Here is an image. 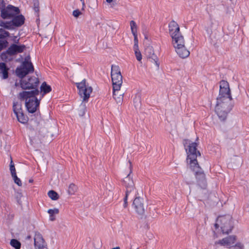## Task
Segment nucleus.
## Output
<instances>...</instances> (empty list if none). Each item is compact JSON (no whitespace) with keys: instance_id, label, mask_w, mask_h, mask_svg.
Returning a JSON list of instances; mask_svg holds the SVG:
<instances>
[{"instance_id":"1","label":"nucleus","mask_w":249,"mask_h":249,"mask_svg":"<svg viewBox=\"0 0 249 249\" xmlns=\"http://www.w3.org/2000/svg\"><path fill=\"white\" fill-rule=\"evenodd\" d=\"M196 143L192 142L186 148L187 154V162L190 168L194 172L198 185L202 188H205L206 186L205 175L196 160L197 156H200L199 151L196 150Z\"/></svg>"},{"instance_id":"2","label":"nucleus","mask_w":249,"mask_h":249,"mask_svg":"<svg viewBox=\"0 0 249 249\" xmlns=\"http://www.w3.org/2000/svg\"><path fill=\"white\" fill-rule=\"evenodd\" d=\"M38 89L31 91H23L19 93V98L25 101V106L28 112L35 113L39 107L40 99H38L36 96L39 95Z\"/></svg>"},{"instance_id":"3","label":"nucleus","mask_w":249,"mask_h":249,"mask_svg":"<svg viewBox=\"0 0 249 249\" xmlns=\"http://www.w3.org/2000/svg\"><path fill=\"white\" fill-rule=\"evenodd\" d=\"M232 98L231 95L229 85L227 81L222 80L220 82V89L218 97L217 98V106L216 110L219 114H221L222 105H224L223 101L231 102Z\"/></svg>"},{"instance_id":"4","label":"nucleus","mask_w":249,"mask_h":249,"mask_svg":"<svg viewBox=\"0 0 249 249\" xmlns=\"http://www.w3.org/2000/svg\"><path fill=\"white\" fill-rule=\"evenodd\" d=\"M169 30L174 48L185 45L184 37L180 33L179 27L176 22L172 21L169 23Z\"/></svg>"},{"instance_id":"5","label":"nucleus","mask_w":249,"mask_h":249,"mask_svg":"<svg viewBox=\"0 0 249 249\" xmlns=\"http://www.w3.org/2000/svg\"><path fill=\"white\" fill-rule=\"evenodd\" d=\"M214 227L216 230L220 227L222 233L229 234L233 228L231 216L230 215L218 216L214 224Z\"/></svg>"},{"instance_id":"6","label":"nucleus","mask_w":249,"mask_h":249,"mask_svg":"<svg viewBox=\"0 0 249 249\" xmlns=\"http://www.w3.org/2000/svg\"><path fill=\"white\" fill-rule=\"evenodd\" d=\"M25 48L26 47L24 45H18L16 43H13L11 44L6 51L3 52L1 53L0 57L4 61L11 60V58H9V56H13L18 53H23Z\"/></svg>"},{"instance_id":"7","label":"nucleus","mask_w":249,"mask_h":249,"mask_svg":"<svg viewBox=\"0 0 249 249\" xmlns=\"http://www.w3.org/2000/svg\"><path fill=\"white\" fill-rule=\"evenodd\" d=\"M39 84L38 78L35 76L25 77L20 80V87L23 89H38Z\"/></svg>"},{"instance_id":"8","label":"nucleus","mask_w":249,"mask_h":249,"mask_svg":"<svg viewBox=\"0 0 249 249\" xmlns=\"http://www.w3.org/2000/svg\"><path fill=\"white\" fill-rule=\"evenodd\" d=\"M34 71V68L32 63L25 59L20 66L16 68L15 72L18 77L22 79Z\"/></svg>"},{"instance_id":"9","label":"nucleus","mask_w":249,"mask_h":249,"mask_svg":"<svg viewBox=\"0 0 249 249\" xmlns=\"http://www.w3.org/2000/svg\"><path fill=\"white\" fill-rule=\"evenodd\" d=\"M76 85L78 90V93L83 99V101H88L92 91V87L86 84L85 79H83L80 82L76 83Z\"/></svg>"},{"instance_id":"10","label":"nucleus","mask_w":249,"mask_h":249,"mask_svg":"<svg viewBox=\"0 0 249 249\" xmlns=\"http://www.w3.org/2000/svg\"><path fill=\"white\" fill-rule=\"evenodd\" d=\"M111 79L113 85V95L114 98L116 100L118 98L119 100L118 102H120L121 100L123 98V93L120 94L121 97H116V92H118L121 89L123 83V77L121 74H117L114 75H111Z\"/></svg>"},{"instance_id":"11","label":"nucleus","mask_w":249,"mask_h":249,"mask_svg":"<svg viewBox=\"0 0 249 249\" xmlns=\"http://www.w3.org/2000/svg\"><path fill=\"white\" fill-rule=\"evenodd\" d=\"M19 13L20 10L18 7L9 4L1 9L0 16L3 19H10Z\"/></svg>"},{"instance_id":"12","label":"nucleus","mask_w":249,"mask_h":249,"mask_svg":"<svg viewBox=\"0 0 249 249\" xmlns=\"http://www.w3.org/2000/svg\"><path fill=\"white\" fill-rule=\"evenodd\" d=\"M231 102H225V101H223V104L224 105H222V107H221V114H219L217 112L216 108L217 106V103H216V105L215 106V111L217 115L218 116L219 119L221 121H224L228 116V114L230 112V111L231 110L233 105L231 104Z\"/></svg>"},{"instance_id":"13","label":"nucleus","mask_w":249,"mask_h":249,"mask_svg":"<svg viewBox=\"0 0 249 249\" xmlns=\"http://www.w3.org/2000/svg\"><path fill=\"white\" fill-rule=\"evenodd\" d=\"M133 206L138 214L142 215L144 214L145 209L142 198L140 197H136L133 201Z\"/></svg>"},{"instance_id":"14","label":"nucleus","mask_w":249,"mask_h":249,"mask_svg":"<svg viewBox=\"0 0 249 249\" xmlns=\"http://www.w3.org/2000/svg\"><path fill=\"white\" fill-rule=\"evenodd\" d=\"M34 245L35 249L43 248V247L47 246L42 234L38 231L35 232Z\"/></svg>"},{"instance_id":"15","label":"nucleus","mask_w":249,"mask_h":249,"mask_svg":"<svg viewBox=\"0 0 249 249\" xmlns=\"http://www.w3.org/2000/svg\"><path fill=\"white\" fill-rule=\"evenodd\" d=\"M124 184L126 188L127 193H130L134 189V182L131 177L130 173L124 179Z\"/></svg>"},{"instance_id":"16","label":"nucleus","mask_w":249,"mask_h":249,"mask_svg":"<svg viewBox=\"0 0 249 249\" xmlns=\"http://www.w3.org/2000/svg\"><path fill=\"white\" fill-rule=\"evenodd\" d=\"M175 50L178 56L183 59L188 57L190 53L189 51L186 48L185 45L182 46L176 47L175 48Z\"/></svg>"},{"instance_id":"17","label":"nucleus","mask_w":249,"mask_h":249,"mask_svg":"<svg viewBox=\"0 0 249 249\" xmlns=\"http://www.w3.org/2000/svg\"><path fill=\"white\" fill-rule=\"evenodd\" d=\"M11 20L13 27H20L22 26L25 21V18L22 15H16L14 16L12 18Z\"/></svg>"},{"instance_id":"18","label":"nucleus","mask_w":249,"mask_h":249,"mask_svg":"<svg viewBox=\"0 0 249 249\" xmlns=\"http://www.w3.org/2000/svg\"><path fill=\"white\" fill-rule=\"evenodd\" d=\"M235 236L232 235L228 236L219 241V243L223 246H231L234 244Z\"/></svg>"},{"instance_id":"19","label":"nucleus","mask_w":249,"mask_h":249,"mask_svg":"<svg viewBox=\"0 0 249 249\" xmlns=\"http://www.w3.org/2000/svg\"><path fill=\"white\" fill-rule=\"evenodd\" d=\"M8 70L4 63H0V77L2 79H6L8 77Z\"/></svg>"},{"instance_id":"20","label":"nucleus","mask_w":249,"mask_h":249,"mask_svg":"<svg viewBox=\"0 0 249 249\" xmlns=\"http://www.w3.org/2000/svg\"><path fill=\"white\" fill-rule=\"evenodd\" d=\"M40 91L43 92V96L44 94L49 93L51 90L52 88L50 86L47 84L46 82H44L42 83L40 86Z\"/></svg>"},{"instance_id":"21","label":"nucleus","mask_w":249,"mask_h":249,"mask_svg":"<svg viewBox=\"0 0 249 249\" xmlns=\"http://www.w3.org/2000/svg\"><path fill=\"white\" fill-rule=\"evenodd\" d=\"M13 109L15 115L23 112L21 104L18 102H14L13 103Z\"/></svg>"},{"instance_id":"22","label":"nucleus","mask_w":249,"mask_h":249,"mask_svg":"<svg viewBox=\"0 0 249 249\" xmlns=\"http://www.w3.org/2000/svg\"><path fill=\"white\" fill-rule=\"evenodd\" d=\"M87 111V107H86V103H84V101H83L81 104L80 105L78 108V114L80 116H83L86 112Z\"/></svg>"},{"instance_id":"23","label":"nucleus","mask_w":249,"mask_h":249,"mask_svg":"<svg viewBox=\"0 0 249 249\" xmlns=\"http://www.w3.org/2000/svg\"><path fill=\"white\" fill-rule=\"evenodd\" d=\"M15 115L16 116L18 121L20 123L24 124L28 122V118L27 116L24 115L23 112H20Z\"/></svg>"},{"instance_id":"24","label":"nucleus","mask_w":249,"mask_h":249,"mask_svg":"<svg viewBox=\"0 0 249 249\" xmlns=\"http://www.w3.org/2000/svg\"><path fill=\"white\" fill-rule=\"evenodd\" d=\"M0 26L8 30H12L14 29L11 20L9 21H0Z\"/></svg>"},{"instance_id":"25","label":"nucleus","mask_w":249,"mask_h":249,"mask_svg":"<svg viewBox=\"0 0 249 249\" xmlns=\"http://www.w3.org/2000/svg\"><path fill=\"white\" fill-rule=\"evenodd\" d=\"M130 26L131 31L134 37H137V26L136 22L134 20L130 21Z\"/></svg>"},{"instance_id":"26","label":"nucleus","mask_w":249,"mask_h":249,"mask_svg":"<svg viewBox=\"0 0 249 249\" xmlns=\"http://www.w3.org/2000/svg\"><path fill=\"white\" fill-rule=\"evenodd\" d=\"M48 213L50 215V220L53 221H54L55 219L54 214H57L59 213V210L57 208H54L53 209H49L48 210Z\"/></svg>"},{"instance_id":"27","label":"nucleus","mask_w":249,"mask_h":249,"mask_svg":"<svg viewBox=\"0 0 249 249\" xmlns=\"http://www.w3.org/2000/svg\"><path fill=\"white\" fill-rule=\"evenodd\" d=\"M10 245L15 249H20L21 248V243L17 239H12L10 241Z\"/></svg>"},{"instance_id":"28","label":"nucleus","mask_w":249,"mask_h":249,"mask_svg":"<svg viewBox=\"0 0 249 249\" xmlns=\"http://www.w3.org/2000/svg\"><path fill=\"white\" fill-rule=\"evenodd\" d=\"M48 195L53 200H56L59 198L58 194L53 190L49 191L48 193Z\"/></svg>"},{"instance_id":"29","label":"nucleus","mask_w":249,"mask_h":249,"mask_svg":"<svg viewBox=\"0 0 249 249\" xmlns=\"http://www.w3.org/2000/svg\"><path fill=\"white\" fill-rule=\"evenodd\" d=\"M149 58L151 60V62L155 64L157 69H159L160 63L159 62V58L157 56L153 53L150 56H149Z\"/></svg>"},{"instance_id":"30","label":"nucleus","mask_w":249,"mask_h":249,"mask_svg":"<svg viewBox=\"0 0 249 249\" xmlns=\"http://www.w3.org/2000/svg\"><path fill=\"white\" fill-rule=\"evenodd\" d=\"M77 189V188L76 186L73 183H71L69 186L68 193L69 195H74V193L76 192Z\"/></svg>"},{"instance_id":"31","label":"nucleus","mask_w":249,"mask_h":249,"mask_svg":"<svg viewBox=\"0 0 249 249\" xmlns=\"http://www.w3.org/2000/svg\"><path fill=\"white\" fill-rule=\"evenodd\" d=\"M121 71L120 70V68L117 65H112L111 67V75L121 74Z\"/></svg>"},{"instance_id":"32","label":"nucleus","mask_w":249,"mask_h":249,"mask_svg":"<svg viewBox=\"0 0 249 249\" xmlns=\"http://www.w3.org/2000/svg\"><path fill=\"white\" fill-rule=\"evenodd\" d=\"M8 42L6 40H0V52L8 46Z\"/></svg>"},{"instance_id":"33","label":"nucleus","mask_w":249,"mask_h":249,"mask_svg":"<svg viewBox=\"0 0 249 249\" xmlns=\"http://www.w3.org/2000/svg\"><path fill=\"white\" fill-rule=\"evenodd\" d=\"M10 170L12 176L16 174V169L14 166V164L12 160H11L10 164Z\"/></svg>"},{"instance_id":"34","label":"nucleus","mask_w":249,"mask_h":249,"mask_svg":"<svg viewBox=\"0 0 249 249\" xmlns=\"http://www.w3.org/2000/svg\"><path fill=\"white\" fill-rule=\"evenodd\" d=\"M12 177L13 178L15 183H16L19 186H21V181L20 179L17 177V174L12 175Z\"/></svg>"},{"instance_id":"35","label":"nucleus","mask_w":249,"mask_h":249,"mask_svg":"<svg viewBox=\"0 0 249 249\" xmlns=\"http://www.w3.org/2000/svg\"><path fill=\"white\" fill-rule=\"evenodd\" d=\"M134 45L133 46V49H134V52L140 51L139 49V46H138V37H134Z\"/></svg>"},{"instance_id":"36","label":"nucleus","mask_w":249,"mask_h":249,"mask_svg":"<svg viewBox=\"0 0 249 249\" xmlns=\"http://www.w3.org/2000/svg\"><path fill=\"white\" fill-rule=\"evenodd\" d=\"M135 56L136 57L137 60L138 61L140 62L142 59V55L141 52L140 51H135Z\"/></svg>"},{"instance_id":"37","label":"nucleus","mask_w":249,"mask_h":249,"mask_svg":"<svg viewBox=\"0 0 249 249\" xmlns=\"http://www.w3.org/2000/svg\"><path fill=\"white\" fill-rule=\"evenodd\" d=\"M0 34L4 36L3 38L9 36L10 35L8 32L5 31L1 28L0 29Z\"/></svg>"},{"instance_id":"38","label":"nucleus","mask_w":249,"mask_h":249,"mask_svg":"<svg viewBox=\"0 0 249 249\" xmlns=\"http://www.w3.org/2000/svg\"><path fill=\"white\" fill-rule=\"evenodd\" d=\"M81 14L79 10H75L73 11L72 15L74 17L77 18Z\"/></svg>"},{"instance_id":"39","label":"nucleus","mask_w":249,"mask_h":249,"mask_svg":"<svg viewBox=\"0 0 249 249\" xmlns=\"http://www.w3.org/2000/svg\"><path fill=\"white\" fill-rule=\"evenodd\" d=\"M129 193H127V192H125V197L124 198V207H126V206H127V197H128V196L129 195Z\"/></svg>"},{"instance_id":"40","label":"nucleus","mask_w":249,"mask_h":249,"mask_svg":"<svg viewBox=\"0 0 249 249\" xmlns=\"http://www.w3.org/2000/svg\"><path fill=\"white\" fill-rule=\"evenodd\" d=\"M234 249H243V246L241 244H236Z\"/></svg>"},{"instance_id":"41","label":"nucleus","mask_w":249,"mask_h":249,"mask_svg":"<svg viewBox=\"0 0 249 249\" xmlns=\"http://www.w3.org/2000/svg\"><path fill=\"white\" fill-rule=\"evenodd\" d=\"M13 40L15 42V43H18V41H19V39H18L17 38V36H14V38L13 39Z\"/></svg>"},{"instance_id":"42","label":"nucleus","mask_w":249,"mask_h":249,"mask_svg":"<svg viewBox=\"0 0 249 249\" xmlns=\"http://www.w3.org/2000/svg\"><path fill=\"white\" fill-rule=\"evenodd\" d=\"M82 3V5H83V8L85 6V2H84V0H80Z\"/></svg>"},{"instance_id":"43","label":"nucleus","mask_w":249,"mask_h":249,"mask_svg":"<svg viewBox=\"0 0 249 249\" xmlns=\"http://www.w3.org/2000/svg\"><path fill=\"white\" fill-rule=\"evenodd\" d=\"M113 1V0H106V1L107 2V3H111L112 1Z\"/></svg>"},{"instance_id":"44","label":"nucleus","mask_w":249,"mask_h":249,"mask_svg":"<svg viewBox=\"0 0 249 249\" xmlns=\"http://www.w3.org/2000/svg\"><path fill=\"white\" fill-rule=\"evenodd\" d=\"M3 36L0 34V39H3Z\"/></svg>"},{"instance_id":"45","label":"nucleus","mask_w":249,"mask_h":249,"mask_svg":"<svg viewBox=\"0 0 249 249\" xmlns=\"http://www.w3.org/2000/svg\"><path fill=\"white\" fill-rule=\"evenodd\" d=\"M112 249H120V248L119 247H116V248H114Z\"/></svg>"},{"instance_id":"46","label":"nucleus","mask_w":249,"mask_h":249,"mask_svg":"<svg viewBox=\"0 0 249 249\" xmlns=\"http://www.w3.org/2000/svg\"><path fill=\"white\" fill-rule=\"evenodd\" d=\"M17 85H18L17 83H15V86H17Z\"/></svg>"}]
</instances>
